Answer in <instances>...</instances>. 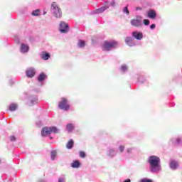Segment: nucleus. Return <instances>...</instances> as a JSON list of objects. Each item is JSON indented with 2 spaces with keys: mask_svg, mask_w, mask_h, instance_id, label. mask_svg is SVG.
<instances>
[{
  "mask_svg": "<svg viewBox=\"0 0 182 182\" xmlns=\"http://www.w3.org/2000/svg\"><path fill=\"white\" fill-rule=\"evenodd\" d=\"M160 161V158L156 156H151L148 160V163L150 164L151 171L156 172L159 170V162Z\"/></svg>",
  "mask_w": 182,
  "mask_h": 182,
  "instance_id": "nucleus-1",
  "label": "nucleus"
},
{
  "mask_svg": "<svg viewBox=\"0 0 182 182\" xmlns=\"http://www.w3.org/2000/svg\"><path fill=\"white\" fill-rule=\"evenodd\" d=\"M50 9L55 18H62V9L56 2H53Z\"/></svg>",
  "mask_w": 182,
  "mask_h": 182,
  "instance_id": "nucleus-2",
  "label": "nucleus"
},
{
  "mask_svg": "<svg viewBox=\"0 0 182 182\" xmlns=\"http://www.w3.org/2000/svg\"><path fill=\"white\" fill-rule=\"evenodd\" d=\"M117 41H105L102 46V50H106L109 52L111 49H114V48H117Z\"/></svg>",
  "mask_w": 182,
  "mask_h": 182,
  "instance_id": "nucleus-3",
  "label": "nucleus"
},
{
  "mask_svg": "<svg viewBox=\"0 0 182 182\" xmlns=\"http://www.w3.org/2000/svg\"><path fill=\"white\" fill-rule=\"evenodd\" d=\"M59 129L56 128L55 127H46L42 129L41 131V135L45 136H49V134H51V133H58Z\"/></svg>",
  "mask_w": 182,
  "mask_h": 182,
  "instance_id": "nucleus-4",
  "label": "nucleus"
},
{
  "mask_svg": "<svg viewBox=\"0 0 182 182\" xmlns=\"http://www.w3.org/2000/svg\"><path fill=\"white\" fill-rule=\"evenodd\" d=\"M58 107L59 109H61V110H69L70 109V105H69L68 99L65 97L61 98V101L58 103Z\"/></svg>",
  "mask_w": 182,
  "mask_h": 182,
  "instance_id": "nucleus-5",
  "label": "nucleus"
},
{
  "mask_svg": "<svg viewBox=\"0 0 182 182\" xmlns=\"http://www.w3.org/2000/svg\"><path fill=\"white\" fill-rule=\"evenodd\" d=\"M131 25L135 28H140L143 25V18L141 16H136V18L131 20Z\"/></svg>",
  "mask_w": 182,
  "mask_h": 182,
  "instance_id": "nucleus-6",
  "label": "nucleus"
},
{
  "mask_svg": "<svg viewBox=\"0 0 182 182\" xmlns=\"http://www.w3.org/2000/svg\"><path fill=\"white\" fill-rule=\"evenodd\" d=\"M60 32L61 33H68L69 32V24L64 21L60 23Z\"/></svg>",
  "mask_w": 182,
  "mask_h": 182,
  "instance_id": "nucleus-7",
  "label": "nucleus"
},
{
  "mask_svg": "<svg viewBox=\"0 0 182 182\" xmlns=\"http://www.w3.org/2000/svg\"><path fill=\"white\" fill-rule=\"evenodd\" d=\"M179 166H180V164L178 163V161L176 159H171L169 161V167L171 170L176 171L177 170V168H178Z\"/></svg>",
  "mask_w": 182,
  "mask_h": 182,
  "instance_id": "nucleus-8",
  "label": "nucleus"
},
{
  "mask_svg": "<svg viewBox=\"0 0 182 182\" xmlns=\"http://www.w3.org/2000/svg\"><path fill=\"white\" fill-rule=\"evenodd\" d=\"M171 142L173 146H182V136L171 138Z\"/></svg>",
  "mask_w": 182,
  "mask_h": 182,
  "instance_id": "nucleus-9",
  "label": "nucleus"
},
{
  "mask_svg": "<svg viewBox=\"0 0 182 182\" xmlns=\"http://www.w3.org/2000/svg\"><path fill=\"white\" fill-rule=\"evenodd\" d=\"M132 36H134V38L137 41H141V39H143V33L134 31L132 33Z\"/></svg>",
  "mask_w": 182,
  "mask_h": 182,
  "instance_id": "nucleus-10",
  "label": "nucleus"
},
{
  "mask_svg": "<svg viewBox=\"0 0 182 182\" xmlns=\"http://www.w3.org/2000/svg\"><path fill=\"white\" fill-rule=\"evenodd\" d=\"M147 16L148 18H150V19H156V16H157V14L154 10H149L147 12Z\"/></svg>",
  "mask_w": 182,
  "mask_h": 182,
  "instance_id": "nucleus-11",
  "label": "nucleus"
},
{
  "mask_svg": "<svg viewBox=\"0 0 182 182\" xmlns=\"http://www.w3.org/2000/svg\"><path fill=\"white\" fill-rule=\"evenodd\" d=\"M35 74H36V72H35V69L33 68H29L26 71L27 77H33V76H35Z\"/></svg>",
  "mask_w": 182,
  "mask_h": 182,
  "instance_id": "nucleus-12",
  "label": "nucleus"
},
{
  "mask_svg": "<svg viewBox=\"0 0 182 182\" xmlns=\"http://www.w3.org/2000/svg\"><path fill=\"white\" fill-rule=\"evenodd\" d=\"M125 43L128 46H134V41H133V38H132V37H127L125 38Z\"/></svg>",
  "mask_w": 182,
  "mask_h": 182,
  "instance_id": "nucleus-13",
  "label": "nucleus"
},
{
  "mask_svg": "<svg viewBox=\"0 0 182 182\" xmlns=\"http://www.w3.org/2000/svg\"><path fill=\"white\" fill-rule=\"evenodd\" d=\"M41 57L44 60H48L49 58H50V54H49V53L43 52L41 55Z\"/></svg>",
  "mask_w": 182,
  "mask_h": 182,
  "instance_id": "nucleus-14",
  "label": "nucleus"
},
{
  "mask_svg": "<svg viewBox=\"0 0 182 182\" xmlns=\"http://www.w3.org/2000/svg\"><path fill=\"white\" fill-rule=\"evenodd\" d=\"M21 50L23 53H26V52H28V50H29V46H28L25 44H21Z\"/></svg>",
  "mask_w": 182,
  "mask_h": 182,
  "instance_id": "nucleus-15",
  "label": "nucleus"
},
{
  "mask_svg": "<svg viewBox=\"0 0 182 182\" xmlns=\"http://www.w3.org/2000/svg\"><path fill=\"white\" fill-rule=\"evenodd\" d=\"M71 167H73V168H79V167H80V162H79V161H74L71 164Z\"/></svg>",
  "mask_w": 182,
  "mask_h": 182,
  "instance_id": "nucleus-16",
  "label": "nucleus"
},
{
  "mask_svg": "<svg viewBox=\"0 0 182 182\" xmlns=\"http://www.w3.org/2000/svg\"><path fill=\"white\" fill-rule=\"evenodd\" d=\"M46 79V74L41 73L38 77V82H43Z\"/></svg>",
  "mask_w": 182,
  "mask_h": 182,
  "instance_id": "nucleus-17",
  "label": "nucleus"
},
{
  "mask_svg": "<svg viewBox=\"0 0 182 182\" xmlns=\"http://www.w3.org/2000/svg\"><path fill=\"white\" fill-rule=\"evenodd\" d=\"M107 8H109V6H107L106 4H105L104 6L98 9L97 11H96V13L97 14H102V12H105V11H106V9H107Z\"/></svg>",
  "mask_w": 182,
  "mask_h": 182,
  "instance_id": "nucleus-18",
  "label": "nucleus"
},
{
  "mask_svg": "<svg viewBox=\"0 0 182 182\" xmlns=\"http://www.w3.org/2000/svg\"><path fill=\"white\" fill-rule=\"evenodd\" d=\"M74 144H75V142L73 141V139H70L67 143L66 147L67 149H68V150H70V149H73Z\"/></svg>",
  "mask_w": 182,
  "mask_h": 182,
  "instance_id": "nucleus-19",
  "label": "nucleus"
},
{
  "mask_svg": "<svg viewBox=\"0 0 182 182\" xmlns=\"http://www.w3.org/2000/svg\"><path fill=\"white\" fill-rule=\"evenodd\" d=\"M67 130L69 132H72V131L75 130V125L73 124H67Z\"/></svg>",
  "mask_w": 182,
  "mask_h": 182,
  "instance_id": "nucleus-20",
  "label": "nucleus"
},
{
  "mask_svg": "<svg viewBox=\"0 0 182 182\" xmlns=\"http://www.w3.org/2000/svg\"><path fill=\"white\" fill-rule=\"evenodd\" d=\"M16 109H18V105H16V104L10 105V106H9L10 112H15V110H16Z\"/></svg>",
  "mask_w": 182,
  "mask_h": 182,
  "instance_id": "nucleus-21",
  "label": "nucleus"
},
{
  "mask_svg": "<svg viewBox=\"0 0 182 182\" xmlns=\"http://www.w3.org/2000/svg\"><path fill=\"white\" fill-rule=\"evenodd\" d=\"M31 15H33V16H39V15H41V10L36 9L35 11H33Z\"/></svg>",
  "mask_w": 182,
  "mask_h": 182,
  "instance_id": "nucleus-22",
  "label": "nucleus"
},
{
  "mask_svg": "<svg viewBox=\"0 0 182 182\" xmlns=\"http://www.w3.org/2000/svg\"><path fill=\"white\" fill-rule=\"evenodd\" d=\"M58 154V152L56 150H53L51 151V160H55L56 156Z\"/></svg>",
  "mask_w": 182,
  "mask_h": 182,
  "instance_id": "nucleus-23",
  "label": "nucleus"
},
{
  "mask_svg": "<svg viewBox=\"0 0 182 182\" xmlns=\"http://www.w3.org/2000/svg\"><path fill=\"white\" fill-rule=\"evenodd\" d=\"M85 45V41H80L78 42L79 48H84Z\"/></svg>",
  "mask_w": 182,
  "mask_h": 182,
  "instance_id": "nucleus-24",
  "label": "nucleus"
},
{
  "mask_svg": "<svg viewBox=\"0 0 182 182\" xmlns=\"http://www.w3.org/2000/svg\"><path fill=\"white\" fill-rule=\"evenodd\" d=\"M80 157H81V159H85V157H86V154L85 153V151H80Z\"/></svg>",
  "mask_w": 182,
  "mask_h": 182,
  "instance_id": "nucleus-25",
  "label": "nucleus"
},
{
  "mask_svg": "<svg viewBox=\"0 0 182 182\" xmlns=\"http://www.w3.org/2000/svg\"><path fill=\"white\" fill-rule=\"evenodd\" d=\"M123 12H124V14H127V15H129V14H130V12L129 11V9L127 8V6H126V7L124 8Z\"/></svg>",
  "mask_w": 182,
  "mask_h": 182,
  "instance_id": "nucleus-26",
  "label": "nucleus"
},
{
  "mask_svg": "<svg viewBox=\"0 0 182 182\" xmlns=\"http://www.w3.org/2000/svg\"><path fill=\"white\" fill-rule=\"evenodd\" d=\"M121 70H122V72H126V70H127V66L124 65H122Z\"/></svg>",
  "mask_w": 182,
  "mask_h": 182,
  "instance_id": "nucleus-27",
  "label": "nucleus"
},
{
  "mask_svg": "<svg viewBox=\"0 0 182 182\" xmlns=\"http://www.w3.org/2000/svg\"><path fill=\"white\" fill-rule=\"evenodd\" d=\"M144 23L146 26H149V25H150V21H149L148 19H144Z\"/></svg>",
  "mask_w": 182,
  "mask_h": 182,
  "instance_id": "nucleus-28",
  "label": "nucleus"
},
{
  "mask_svg": "<svg viewBox=\"0 0 182 182\" xmlns=\"http://www.w3.org/2000/svg\"><path fill=\"white\" fill-rule=\"evenodd\" d=\"M141 182H153L151 179L144 178L141 180Z\"/></svg>",
  "mask_w": 182,
  "mask_h": 182,
  "instance_id": "nucleus-29",
  "label": "nucleus"
},
{
  "mask_svg": "<svg viewBox=\"0 0 182 182\" xmlns=\"http://www.w3.org/2000/svg\"><path fill=\"white\" fill-rule=\"evenodd\" d=\"M119 151L121 153H123V151H124V146H119Z\"/></svg>",
  "mask_w": 182,
  "mask_h": 182,
  "instance_id": "nucleus-30",
  "label": "nucleus"
},
{
  "mask_svg": "<svg viewBox=\"0 0 182 182\" xmlns=\"http://www.w3.org/2000/svg\"><path fill=\"white\" fill-rule=\"evenodd\" d=\"M10 140L11 141H15L16 140V138L14 136H10Z\"/></svg>",
  "mask_w": 182,
  "mask_h": 182,
  "instance_id": "nucleus-31",
  "label": "nucleus"
},
{
  "mask_svg": "<svg viewBox=\"0 0 182 182\" xmlns=\"http://www.w3.org/2000/svg\"><path fill=\"white\" fill-rule=\"evenodd\" d=\"M154 28H156V25L155 24H152L150 26V28L151 29H154Z\"/></svg>",
  "mask_w": 182,
  "mask_h": 182,
  "instance_id": "nucleus-32",
  "label": "nucleus"
},
{
  "mask_svg": "<svg viewBox=\"0 0 182 182\" xmlns=\"http://www.w3.org/2000/svg\"><path fill=\"white\" fill-rule=\"evenodd\" d=\"M58 182H65V179L60 178Z\"/></svg>",
  "mask_w": 182,
  "mask_h": 182,
  "instance_id": "nucleus-33",
  "label": "nucleus"
},
{
  "mask_svg": "<svg viewBox=\"0 0 182 182\" xmlns=\"http://www.w3.org/2000/svg\"><path fill=\"white\" fill-rule=\"evenodd\" d=\"M136 11H141V7H136Z\"/></svg>",
  "mask_w": 182,
  "mask_h": 182,
  "instance_id": "nucleus-34",
  "label": "nucleus"
},
{
  "mask_svg": "<svg viewBox=\"0 0 182 182\" xmlns=\"http://www.w3.org/2000/svg\"><path fill=\"white\" fill-rule=\"evenodd\" d=\"M124 182H132V181H130V179H127Z\"/></svg>",
  "mask_w": 182,
  "mask_h": 182,
  "instance_id": "nucleus-35",
  "label": "nucleus"
},
{
  "mask_svg": "<svg viewBox=\"0 0 182 182\" xmlns=\"http://www.w3.org/2000/svg\"><path fill=\"white\" fill-rule=\"evenodd\" d=\"M111 5H112V6H114V1H112V2L111 3Z\"/></svg>",
  "mask_w": 182,
  "mask_h": 182,
  "instance_id": "nucleus-36",
  "label": "nucleus"
},
{
  "mask_svg": "<svg viewBox=\"0 0 182 182\" xmlns=\"http://www.w3.org/2000/svg\"><path fill=\"white\" fill-rule=\"evenodd\" d=\"M43 15H46V11H43Z\"/></svg>",
  "mask_w": 182,
  "mask_h": 182,
  "instance_id": "nucleus-37",
  "label": "nucleus"
},
{
  "mask_svg": "<svg viewBox=\"0 0 182 182\" xmlns=\"http://www.w3.org/2000/svg\"><path fill=\"white\" fill-rule=\"evenodd\" d=\"M0 164H1V160H0Z\"/></svg>",
  "mask_w": 182,
  "mask_h": 182,
  "instance_id": "nucleus-38",
  "label": "nucleus"
}]
</instances>
